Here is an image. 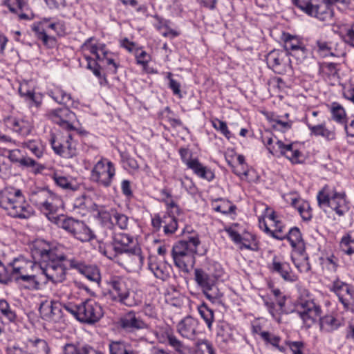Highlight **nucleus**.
Returning a JSON list of instances; mask_svg holds the SVG:
<instances>
[{
    "instance_id": "1",
    "label": "nucleus",
    "mask_w": 354,
    "mask_h": 354,
    "mask_svg": "<svg viewBox=\"0 0 354 354\" xmlns=\"http://www.w3.org/2000/svg\"><path fill=\"white\" fill-rule=\"evenodd\" d=\"M31 254L35 261L20 256L9 263L8 266L12 268L9 274L10 282L35 272V269H39L45 276L44 283L48 281L57 283L65 280L66 255L57 247L44 240H37L31 247Z\"/></svg>"
},
{
    "instance_id": "2",
    "label": "nucleus",
    "mask_w": 354,
    "mask_h": 354,
    "mask_svg": "<svg viewBox=\"0 0 354 354\" xmlns=\"http://www.w3.org/2000/svg\"><path fill=\"white\" fill-rule=\"evenodd\" d=\"M81 50L83 59L86 62V68L99 80L101 85L104 82L107 83V80L98 62L105 64L108 73L113 75L118 73L120 64L115 55L108 49L104 43L100 42L94 37H91L82 44Z\"/></svg>"
},
{
    "instance_id": "3",
    "label": "nucleus",
    "mask_w": 354,
    "mask_h": 354,
    "mask_svg": "<svg viewBox=\"0 0 354 354\" xmlns=\"http://www.w3.org/2000/svg\"><path fill=\"white\" fill-rule=\"evenodd\" d=\"M225 274L222 265L206 258L200 267L194 270V279L205 297L213 304L221 303L223 294L217 287Z\"/></svg>"
},
{
    "instance_id": "4",
    "label": "nucleus",
    "mask_w": 354,
    "mask_h": 354,
    "mask_svg": "<svg viewBox=\"0 0 354 354\" xmlns=\"http://www.w3.org/2000/svg\"><path fill=\"white\" fill-rule=\"evenodd\" d=\"M0 207L14 218L28 219L35 214L20 189L10 186L0 190Z\"/></svg>"
},
{
    "instance_id": "5",
    "label": "nucleus",
    "mask_w": 354,
    "mask_h": 354,
    "mask_svg": "<svg viewBox=\"0 0 354 354\" xmlns=\"http://www.w3.org/2000/svg\"><path fill=\"white\" fill-rule=\"evenodd\" d=\"M110 299L120 305L134 307L142 303V295L131 288V281L124 277L114 275L106 280Z\"/></svg>"
},
{
    "instance_id": "6",
    "label": "nucleus",
    "mask_w": 354,
    "mask_h": 354,
    "mask_svg": "<svg viewBox=\"0 0 354 354\" xmlns=\"http://www.w3.org/2000/svg\"><path fill=\"white\" fill-rule=\"evenodd\" d=\"M293 4L301 11L319 21L330 23L334 18L333 6L346 5L348 0H292Z\"/></svg>"
},
{
    "instance_id": "7",
    "label": "nucleus",
    "mask_w": 354,
    "mask_h": 354,
    "mask_svg": "<svg viewBox=\"0 0 354 354\" xmlns=\"http://www.w3.org/2000/svg\"><path fill=\"white\" fill-rule=\"evenodd\" d=\"M317 201L320 208L329 207L339 217L344 216L351 208L346 192L338 191L332 185L326 184L318 192Z\"/></svg>"
},
{
    "instance_id": "8",
    "label": "nucleus",
    "mask_w": 354,
    "mask_h": 354,
    "mask_svg": "<svg viewBox=\"0 0 354 354\" xmlns=\"http://www.w3.org/2000/svg\"><path fill=\"white\" fill-rule=\"evenodd\" d=\"M30 202L51 222H56L60 198L46 187L36 188L30 194Z\"/></svg>"
},
{
    "instance_id": "9",
    "label": "nucleus",
    "mask_w": 354,
    "mask_h": 354,
    "mask_svg": "<svg viewBox=\"0 0 354 354\" xmlns=\"http://www.w3.org/2000/svg\"><path fill=\"white\" fill-rule=\"evenodd\" d=\"M64 308L80 322L89 324H95L104 315L101 305L91 299L78 304L68 302L64 304Z\"/></svg>"
},
{
    "instance_id": "10",
    "label": "nucleus",
    "mask_w": 354,
    "mask_h": 354,
    "mask_svg": "<svg viewBox=\"0 0 354 354\" xmlns=\"http://www.w3.org/2000/svg\"><path fill=\"white\" fill-rule=\"evenodd\" d=\"M49 30H53L59 37L64 36L66 31L65 22L57 17H44L32 26V30L35 32L37 39L47 48H53L56 44V39L54 37L48 35L47 32Z\"/></svg>"
},
{
    "instance_id": "11",
    "label": "nucleus",
    "mask_w": 354,
    "mask_h": 354,
    "mask_svg": "<svg viewBox=\"0 0 354 354\" xmlns=\"http://www.w3.org/2000/svg\"><path fill=\"white\" fill-rule=\"evenodd\" d=\"M166 212L161 215L156 214L151 218V225L156 231H159L162 227L165 235L170 236L178 229L177 216L182 214L183 210L174 200L163 199Z\"/></svg>"
},
{
    "instance_id": "12",
    "label": "nucleus",
    "mask_w": 354,
    "mask_h": 354,
    "mask_svg": "<svg viewBox=\"0 0 354 354\" xmlns=\"http://www.w3.org/2000/svg\"><path fill=\"white\" fill-rule=\"evenodd\" d=\"M138 245L133 237L129 234L115 233L112 236V241L109 243H99V252L111 260H114L129 251L134 246Z\"/></svg>"
},
{
    "instance_id": "13",
    "label": "nucleus",
    "mask_w": 354,
    "mask_h": 354,
    "mask_svg": "<svg viewBox=\"0 0 354 354\" xmlns=\"http://www.w3.org/2000/svg\"><path fill=\"white\" fill-rule=\"evenodd\" d=\"M5 152L7 154L0 153V176L7 175L10 169L7 158L10 162L18 164L21 168H35V172H40L45 168L43 165L38 163L32 158L25 156L20 149L6 150Z\"/></svg>"
},
{
    "instance_id": "14",
    "label": "nucleus",
    "mask_w": 354,
    "mask_h": 354,
    "mask_svg": "<svg viewBox=\"0 0 354 354\" xmlns=\"http://www.w3.org/2000/svg\"><path fill=\"white\" fill-rule=\"evenodd\" d=\"M57 224L60 228L65 230L74 239L84 243L88 242L95 239L94 232L83 221L75 219L73 217L56 218Z\"/></svg>"
},
{
    "instance_id": "15",
    "label": "nucleus",
    "mask_w": 354,
    "mask_h": 354,
    "mask_svg": "<svg viewBox=\"0 0 354 354\" xmlns=\"http://www.w3.org/2000/svg\"><path fill=\"white\" fill-rule=\"evenodd\" d=\"M75 132L51 133L49 142L57 155L64 158H71L77 153V142L73 139Z\"/></svg>"
},
{
    "instance_id": "16",
    "label": "nucleus",
    "mask_w": 354,
    "mask_h": 354,
    "mask_svg": "<svg viewBox=\"0 0 354 354\" xmlns=\"http://www.w3.org/2000/svg\"><path fill=\"white\" fill-rule=\"evenodd\" d=\"M115 174V164L109 159L101 157L91 171L90 180L99 187L109 188L111 186Z\"/></svg>"
},
{
    "instance_id": "17",
    "label": "nucleus",
    "mask_w": 354,
    "mask_h": 354,
    "mask_svg": "<svg viewBox=\"0 0 354 354\" xmlns=\"http://www.w3.org/2000/svg\"><path fill=\"white\" fill-rule=\"evenodd\" d=\"M225 231L240 250L245 249L255 252L259 250V241L257 236L245 230H241L239 224L225 227Z\"/></svg>"
},
{
    "instance_id": "18",
    "label": "nucleus",
    "mask_w": 354,
    "mask_h": 354,
    "mask_svg": "<svg viewBox=\"0 0 354 354\" xmlns=\"http://www.w3.org/2000/svg\"><path fill=\"white\" fill-rule=\"evenodd\" d=\"M328 290L337 297L346 311L354 313L353 285L342 281L339 277H336L328 286Z\"/></svg>"
},
{
    "instance_id": "19",
    "label": "nucleus",
    "mask_w": 354,
    "mask_h": 354,
    "mask_svg": "<svg viewBox=\"0 0 354 354\" xmlns=\"http://www.w3.org/2000/svg\"><path fill=\"white\" fill-rule=\"evenodd\" d=\"M46 115L52 122L58 124L65 132L82 133V131L75 126V113L68 108L60 107L50 109L46 112Z\"/></svg>"
},
{
    "instance_id": "20",
    "label": "nucleus",
    "mask_w": 354,
    "mask_h": 354,
    "mask_svg": "<svg viewBox=\"0 0 354 354\" xmlns=\"http://www.w3.org/2000/svg\"><path fill=\"white\" fill-rule=\"evenodd\" d=\"M25 348L19 344L7 347L6 354H50L51 348L48 342L36 336L28 338L24 342Z\"/></svg>"
},
{
    "instance_id": "21",
    "label": "nucleus",
    "mask_w": 354,
    "mask_h": 354,
    "mask_svg": "<svg viewBox=\"0 0 354 354\" xmlns=\"http://www.w3.org/2000/svg\"><path fill=\"white\" fill-rule=\"evenodd\" d=\"M295 310L308 327L316 322L322 313L320 305L316 304L313 299L306 298H299L296 301Z\"/></svg>"
},
{
    "instance_id": "22",
    "label": "nucleus",
    "mask_w": 354,
    "mask_h": 354,
    "mask_svg": "<svg viewBox=\"0 0 354 354\" xmlns=\"http://www.w3.org/2000/svg\"><path fill=\"white\" fill-rule=\"evenodd\" d=\"M313 49L318 56L322 58L328 57L339 58L346 55L344 44L328 39L326 37L317 39Z\"/></svg>"
},
{
    "instance_id": "23",
    "label": "nucleus",
    "mask_w": 354,
    "mask_h": 354,
    "mask_svg": "<svg viewBox=\"0 0 354 354\" xmlns=\"http://www.w3.org/2000/svg\"><path fill=\"white\" fill-rule=\"evenodd\" d=\"M267 268L270 273L279 275L286 281L295 282L298 280V276L292 271L290 264L281 256L274 255Z\"/></svg>"
},
{
    "instance_id": "24",
    "label": "nucleus",
    "mask_w": 354,
    "mask_h": 354,
    "mask_svg": "<svg viewBox=\"0 0 354 354\" xmlns=\"http://www.w3.org/2000/svg\"><path fill=\"white\" fill-rule=\"evenodd\" d=\"M65 262L68 263V267L71 269L77 270L80 274L84 275L91 281L99 283L101 279V274L99 268L95 265L87 264L85 261L77 259L71 258L64 261V264L66 267ZM67 268H66V270Z\"/></svg>"
},
{
    "instance_id": "25",
    "label": "nucleus",
    "mask_w": 354,
    "mask_h": 354,
    "mask_svg": "<svg viewBox=\"0 0 354 354\" xmlns=\"http://www.w3.org/2000/svg\"><path fill=\"white\" fill-rule=\"evenodd\" d=\"M64 304L56 301L42 302L39 308L41 318L48 322H59L64 316Z\"/></svg>"
},
{
    "instance_id": "26",
    "label": "nucleus",
    "mask_w": 354,
    "mask_h": 354,
    "mask_svg": "<svg viewBox=\"0 0 354 354\" xmlns=\"http://www.w3.org/2000/svg\"><path fill=\"white\" fill-rule=\"evenodd\" d=\"M268 66L274 73L283 74L286 71L290 59L288 54L281 50H271L266 57Z\"/></svg>"
},
{
    "instance_id": "27",
    "label": "nucleus",
    "mask_w": 354,
    "mask_h": 354,
    "mask_svg": "<svg viewBox=\"0 0 354 354\" xmlns=\"http://www.w3.org/2000/svg\"><path fill=\"white\" fill-rule=\"evenodd\" d=\"M118 326L128 333L147 328V324L134 310H130L123 315L118 320Z\"/></svg>"
},
{
    "instance_id": "28",
    "label": "nucleus",
    "mask_w": 354,
    "mask_h": 354,
    "mask_svg": "<svg viewBox=\"0 0 354 354\" xmlns=\"http://www.w3.org/2000/svg\"><path fill=\"white\" fill-rule=\"evenodd\" d=\"M267 218L270 222V227H266V234L279 241L285 240V234L286 233V225L275 212H272Z\"/></svg>"
},
{
    "instance_id": "29",
    "label": "nucleus",
    "mask_w": 354,
    "mask_h": 354,
    "mask_svg": "<svg viewBox=\"0 0 354 354\" xmlns=\"http://www.w3.org/2000/svg\"><path fill=\"white\" fill-rule=\"evenodd\" d=\"M1 5L8 8L10 12L17 15L19 20H31L33 18L34 15L27 0H3Z\"/></svg>"
},
{
    "instance_id": "30",
    "label": "nucleus",
    "mask_w": 354,
    "mask_h": 354,
    "mask_svg": "<svg viewBox=\"0 0 354 354\" xmlns=\"http://www.w3.org/2000/svg\"><path fill=\"white\" fill-rule=\"evenodd\" d=\"M118 258L121 261L120 264L127 268H138L143 263L142 250L139 245L134 246L132 249L124 252L123 254H120V257Z\"/></svg>"
},
{
    "instance_id": "31",
    "label": "nucleus",
    "mask_w": 354,
    "mask_h": 354,
    "mask_svg": "<svg viewBox=\"0 0 354 354\" xmlns=\"http://www.w3.org/2000/svg\"><path fill=\"white\" fill-rule=\"evenodd\" d=\"M319 317V330L324 333H331L344 324V319L336 313H330Z\"/></svg>"
},
{
    "instance_id": "32",
    "label": "nucleus",
    "mask_w": 354,
    "mask_h": 354,
    "mask_svg": "<svg viewBox=\"0 0 354 354\" xmlns=\"http://www.w3.org/2000/svg\"><path fill=\"white\" fill-rule=\"evenodd\" d=\"M148 268L158 279L165 281L170 278L171 266L166 261L158 259L156 257L149 258Z\"/></svg>"
},
{
    "instance_id": "33",
    "label": "nucleus",
    "mask_w": 354,
    "mask_h": 354,
    "mask_svg": "<svg viewBox=\"0 0 354 354\" xmlns=\"http://www.w3.org/2000/svg\"><path fill=\"white\" fill-rule=\"evenodd\" d=\"M277 156H283L288 159L292 164H299L302 162V160H301L302 153L299 149H294L292 143L285 144L283 141L277 140Z\"/></svg>"
},
{
    "instance_id": "34",
    "label": "nucleus",
    "mask_w": 354,
    "mask_h": 354,
    "mask_svg": "<svg viewBox=\"0 0 354 354\" xmlns=\"http://www.w3.org/2000/svg\"><path fill=\"white\" fill-rule=\"evenodd\" d=\"M198 319L187 316L183 319L177 325V330L180 335L189 339H194L198 333Z\"/></svg>"
},
{
    "instance_id": "35",
    "label": "nucleus",
    "mask_w": 354,
    "mask_h": 354,
    "mask_svg": "<svg viewBox=\"0 0 354 354\" xmlns=\"http://www.w3.org/2000/svg\"><path fill=\"white\" fill-rule=\"evenodd\" d=\"M4 122L8 128L23 137L28 136L32 129L29 121L12 116L6 118Z\"/></svg>"
},
{
    "instance_id": "36",
    "label": "nucleus",
    "mask_w": 354,
    "mask_h": 354,
    "mask_svg": "<svg viewBox=\"0 0 354 354\" xmlns=\"http://www.w3.org/2000/svg\"><path fill=\"white\" fill-rule=\"evenodd\" d=\"M306 124L310 131V136L322 137L327 141H333L336 139L335 128H328L326 127V122H323L317 124H313L308 121H306Z\"/></svg>"
},
{
    "instance_id": "37",
    "label": "nucleus",
    "mask_w": 354,
    "mask_h": 354,
    "mask_svg": "<svg viewBox=\"0 0 354 354\" xmlns=\"http://www.w3.org/2000/svg\"><path fill=\"white\" fill-rule=\"evenodd\" d=\"M97 207V205L85 194L76 197L73 203V212L81 216H85L91 211H96Z\"/></svg>"
},
{
    "instance_id": "38",
    "label": "nucleus",
    "mask_w": 354,
    "mask_h": 354,
    "mask_svg": "<svg viewBox=\"0 0 354 354\" xmlns=\"http://www.w3.org/2000/svg\"><path fill=\"white\" fill-rule=\"evenodd\" d=\"M154 21L153 26L156 30L160 32L164 37L174 39L180 35V32L176 29H173L170 26L171 21L166 19L159 15L151 16Z\"/></svg>"
},
{
    "instance_id": "39",
    "label": "nucleus",
    "mask_w": 354,
    "mask_h": 354,
    "mask_svg": "<svg viewBox=\"0 0 354 354\" xmlns=\"http://www.w3.org/2000/svg\"><path fill=\"white\" fill-rule=\"evenodd\" d=\"M195 254L178 251L177 248H172L171 250V257L174 265L185 273H188L189 271V266L194 263Z\"/></svg>"
},
{
    "instance_id": "40",
    "label": "nucleus",
    "mask_w": 354,
    "mask_h": 354,
    "mask_svg": "<svg viewBox=\"0 0 354 354\" xmlns=\"http://www.w3.org/2000/svg\"><path fill=\"white\" fill-rule=\"evenodd\" d=\"M290 205L297 210L302 220L308 222L313 218V209L310 203L306 200L301 199L299 196H290Z\"/></svg>"
},
{
    "instance_id": "41",
    "label": "nucleus",
    "mask_w": 354,
    "mask_h": 354,
    "mask_svg": "<svg viewBox=\"0 0 354 354\" xmlns=\"http://www.w3.org/2000/svg\"><path fill=\"white\" fill-rule=\"evenodd\" d=\"M285 239L289 241L291 247L295 252L300 255H303V253L305 252V243L299 227H291L285 234Z\"/></svg>"
},
{
    "instance_id": "42",
    "label": "nucleus",
    "mask_w": 354,
    "mask_h": 354,
    "mask_svg": "<svg viewBox=\"0 0 354 354\" xmlns=\"http://www.w3.org/2000/svg\"><path fill=\"white\" fill-rule=\"evenodd\" d=\"M51 178L57 187L66 192L77 191L80 187V185L75 179L70 176L63 175L62 172L55 171Z\"/></svg>"
},
{
    "instance_id": "43",
    "label": "nucleus",
    "mask_w": 354,
    "mask_h": 354,
    "mask_svg": "<svg viewBox=\"0 0 354 354\" xmlns=\"http://www.w3.org/2000/svg\"><path fill=\"white\" fill-rule=\"evenodd\" d=\"M201 241L198 235L194 232L193 235L185 236L182 240L177 241L172 247V248H178V251L189 253L197 252L198 246L200 245Z\"/></svg>"
},
{
    "instance_id": "44",
    "label": "nucleus",
    "mask_w": 354,
    "mask_h": 354,
    "mask_svg": "<svg viewBox=\"0 0 354 354\" xmlns=\"http://www.w3.org/2000/svg\"><path fill=\"white\" fill-rule=\"evenodd\" d=\"M187 169H191L194 174L198 178L212 182L215 178V174L213 170L207 166L201 163L198 158H194V162L189 164Z\"/></svg>"
},
{
    "instance_id": "45",
    "label": "nucleus",
    "mask_w": 354,
    "mask_h": 354,
    "mask_svg": "<svg viewBox=\"0 0 354 354\" xmlns=\"http://www.w3.org/2000/svg\"><path fill=\"white\" fill-rule=\"evenodd\" d=\"M331 118L336 123L342 125L344 129L346 124H349L350 118H347V114L344 106L337 102H333L328 106Z\"/></svg>"
},
{
    "instance_id": "46",
    "label": "nucleus",
    "mask_w": 354,
    "mask_h": 354,
    "mask_svg": "<svg viewBox=\"0 0 354 354\" xmlns=\"http://www.w3.org/2000/svg\"><path fill=\"white\" fill-rule=\"evenodd\" d=\"M46 94L59 104L68 105L73 104L71 94L67 93L61 86H53L48 89Z\"/></svg>"
},
{
    "instance_id": "47",
    "label": "nucleus",
    "mask_w": 354,
    "mask_h": 354,
    "mask_svg": "<svg viewBox=\"0 0 354 354\" xmlns=\"http://www.w3.org/2000/svg\"><path fill=\"white\" fill-rule=\"evenodd\" d=\"M261 339L266 347H271L282 353L286 352V347L281 344V337L274 333L267 331L261 333Z\"/></svg>"
},
{
    "instance_id": "48",
    "label": "nucleus",
    "mask_w": 354,
    "mask_h": 354,
    "mask_svg": "<svg viewBox=\"0 0 354 354\" xmlns=\"http://www.w3.org/2000/svg\"><path fill=\"white\" fill-rule=\"evenodd\" d=\"M162 342H167L168 345L180 354H185L187 351V347L180 341L173 333L169 328H165L162 331Z\"/></svg>"
},
{
    "instance_id": "49",
    "label": "nucleus",
    "mask_w": 354,
    "mask_h": 354,
    "mask_svg": "<svg viewBox=\"0 0 354 354\" xmlns=\"http://www.w3.org/2000/svg\"><path fill=\"white\" fill-rule=\"evenodd\" d=\"M109 354H137V353L128 342L119 339L109 341Z\"/></svg>"
},
{
    "instance_id": "50",
    "label": "nucleus",
    "mask_w": 354,
    "mask_h": 354,
    "mask_svg": "<svg viewBox=\"0 0 354 354\" xmlns=\"http://www.w3.org/2000/svg\"><path fill=\"white\" fill-rule=\"evenodd\" d=\"M211 206L213 210L223 214H234L236 209L235 205L224 198L212 199L211 201Z\"/></svg>"
},
{
    "instance_id": "51",
    "label": "nucleus",
    "mask_w": 354,
    "mask_h": 354,
    "mask_svg": "<svg viewBox=\"0 0 354 354\" xmlns=\"http://www.w3.org/2000/svg\"><path fill=\"white\" fill-rule=\"evenodd\" d=\"M41 279L37 274L32 272L29 274L23 275L15 282L19 285H22L24 288L29 290H38L41 288Z\"/></svg>"
},
{
    "instance_id": "52",
    "label": "nucleus",
    "mask_w": 354,
    "mask_h": 354,
    "mask_svg": "<svg viewBox=\"0 0 354 354\" xmlns=\"http://www.w3.org/2000/svg\"><path fill=\"white\" fill-rule=\"evenodd\" d=\"M19 95L25 99L30 107L39 108L42 104V96L40 93H36L32 90L24 91V86L19 88Z\"/></svg>"
},
{
    "instance_id": "53",
    "label": "nucleus",
    "mask_w": 354,
    "mask_h": 354,
    "mask_svg": "<svg viewBox=\"0 0 354 354\" xmlns=\"http://www.w3.org/2000/svg\"><path fill=\"white\" fill-rule=\"evenodd\" d=\"M339 248L345 254H354V230H349L342 236L339 241Z\"/></svg>"
},
{
    "instance_id": "54",
    "label": "nucleus",
    "mask_w": 354,
    "mask_h": 354,
    "mask_svg": "<svg viewBox=\"0 0 354 354\" xmlns=\"http://www.w3.org/2000/svg\"><path fill=\"white\" fill-rule=\"evenodd\" d=\"M283 41V47L286 53L289 55L291 52L297 50L304 42L298 37L292 35L290 33H283L281 37Z\"/></svg>"
},
{
    "instance_id": "55",
    "label": "nucleus",
    "mask_w": 354,
    "mask_h": 354,
    "mask_svg": "<svg viewBox=\"0 0 354 354\" xmlns=\"http://www.w3.org/2000/svg\"><path fill=\"white\" fill-rule=\"evenodd\" d=\"M22 146L27 148L38 159L44 155L45 148L39 139L28 140L22 142Z\"/></svg>"
},
{
    "instance_id": "56",
    "label": "nucleus",
    "mask_w": 354,
    "mask_h": 354,
    "mask_svg": "<svg viewBox=\"0 0 354 354\" xmlns=\"http://www.w3.org/2000/svg\"><path fill=\"white\" fill-rule=\"evenodd\" d=\"M269 121L272 123L274 129L286 133L292 129L293 121L291 120H283L280 115H272L269 118Z\"/></svg>"
},
{
    "instance_id": "57",
    "label": "nucleus",
    "mask_w": 354,
    "mask_h": 354,
    "mask_svg": "<svg viewBox=\"0 0 354 354\" xmlns=\"http://www.w3.org/2000/svg\"><path fill=\"white\" fill-rule=\"evenodd\" d=\"M216 335L217 342L227 343L232 335L230 325L224 321H219L216 325Z\"/></svg>"
},
{
    "instance_id": "58",
    "label": "nucleus",
    "mask_w": 354,
    "mask_h": 354,
    "mask_svg": "<svg viewBox=\"0 0 354 354\" xmlns=\"http://www.w3.org/2000/svg\"><path fill=\"white\" fill-rule=\"evenodd\" d=\"M86 344L79 341L66 342L62 346L60 354H83Z\"/></svg>"
},
{
    "instance_id": "59",
    "label": "nucleus",
    "mask_w": 354,
    "mask_h": 354,
    "mask_svg": "<svg viewBox=\"0 0 354 354\" xmlns=\"http://www.w3.org/2000/svg\"><path fill=\"white\" fill-rule=\"evenodd\" d=\"M198 311L201 318L204 320L209 330H212L213 322L214 320V314L207 304L203 303L198 307Z\"/></svg>"
},
{
    "instance_id": "60",
    "label": "nucleus",
    "mask_w": 354,
    "mask_h": 354,
    "mask_svg": "<svg viewBox=\"0 0 354 354\" xmlns=\"http://www.w3.org/2000/svg\"><path fill=\"white\" fill-rule=\"evenodd\" d=\"M120 156L121 162L128 167V170L129 172L135 173L139 170L140 166L138 161L128 152L120 151ZM124 169H127L126 167H124Z\"/></svg>"
},
{
    "instance_id": "61",
    "label": "nucleus",
    "mask_w": 354,
    "mask_h": 354,
    "mask_svg": "<svg viewBox=\"0 0 354 354\" xmlns=\"http://www.w3.org/2000/svg\"><path fill=\"white\" fill-rule=\"evenodd\" d=\"M136 58L137 65L141 66L144 70H146L149 63L151 61V56L144 50L142 46H140L133 54Z\"/></svg>"
},
{
    "instance_id": "62",
    "label": "nucleus",
    "mask_w": 354,
    "mask_h": 354,
    "mask_svg": "<svg viewBox=\"0 0 354 354\" xmlns=\"http://www.w3.org/2000/svg\"><path fill=\"white\" fill-rule=\"evenodd\" d=\"M272 133L270 131H266L263 133L261 134V139L263 145L266 146L267 150L271 153L272 156L277 155V142L275 144H273V138L272 136Z\"/></svg>"
},
{
    "instance_id": "63",
    "label": "nucleus",
    "mask_w": 354,
    "mask_h": 354,
    "mask_svg": "<svg viewBox=\"0 0 354 354\" xmlns=\"http://www.w3.org/2000/svg\"><path fill=\"white\" fill-rule=\"evenodd\" d=\"M337 64L333 62L320 63L319 66V72L322 77H334L337 75Z\"/></svg>"
},
{
    "instance_id": "64",
    "label": "nucleus",
    "mask_w": 354,
    "mask_h": 354,
    "mask_svg": "<svg viewBox=\"0 0 354 354\" xmlns=\"http://www.w3.org/2000/svg\"><path fill=\"white\" fill-rule=\"evenodd\" d=\"M304 253H303V255H301V259H294L292 257V260L299 272L306 273L311 270V265L309 262L308 256Z\"/></svg>"
}]
</instances>
